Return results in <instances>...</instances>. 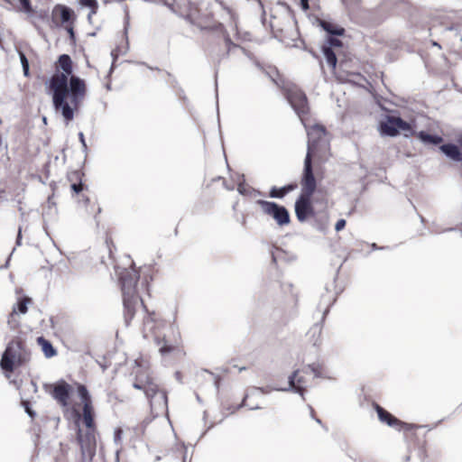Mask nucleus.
Masks as SVG:
<instances>
[{
  "label": "nucleus",
  "mask_w": 462,
  "mask_h": 462,
  "mask_svg": "<svg viewBox=\"0 0 462 462\" xmlns=\"http://www.w3.org/2000/svg\"><path fill=\"white\" fill-rule=\"evenodd\" d=\"M152 280L153 270L150 266H144L139 270L131 267L119 273L125 322L129 326L135 317L139 306H142L145 311L142 325L143 337L153 338L162 356H185L183 340L179 328L171 325L167 334L162 333L168 325L166 319L159 312L149 310L141 297L142 291H145L148 296H151L150 282Z\"/></svg>",
  "instance_id": "f257e3e1"
},
{
  "label": "nucleus",
  "mask_w": 462,
  "mask_h": 462,
  "mask_svg": "<svg viewBox=\"0 0 462 462\" xmlns=\"http://www.w3.org/2000/svg\"><path fill=\"white\" fill-rule=\"evenodd\" d=\"M75 386L81 401V411L75 406H71L70 398L74 387L65 380L61 379L55 383L49 384L45 389L64 411L71 407L77 424L79 420L82 421L85 430L78 428L76 431L77 442L80 447L82 455H88L92 458L97 448V427L96 423V411L92 397L87 386L79 383H75Z\"/></svg>",
  "instance_id": "f03ea898"
},
{
  "label": "nucleus",
  "mask_w": 462,
  "mask_h": 462,
  "mask_svg": "<svg viewBox=\"0 0 462 462\" xmlns=\"http://www.w3.org/2000/svg\"><path fill=\"white\" fill-rule=\"evenodd\" d=\"M72 73L73 61L70 56L60 55L48 86L55 110L60 112L68 123L74 119L88 91L86 81Z\"/></svg>",
  "instance_id": "7ed1b4c3"
},
{
  "label": "nucleus",
  "mask_w": 462,
  "mask_h": 462,
  "mask_svg": "<svg viewBox=\"0 0 462 462\" xmlns=\"http://www.w3.org/2000/svg\"><path fill=\"white\" fill-rule=\"evenodd\" d=\"M301 192L295 201V214L300 222H304L317 215L314 205H319L325 210L328 208L326 194L314 196L317 180L313 171H303L300 178Z\"/></svg>",
  "instance_id": "20e7f679"
},
{
  "label": "nucleus",
  "mask_w": 462,
  "mask_h": 462,
  "mask_svg": "<svg viewBox=\"0 0 462 462\" xmlns=\"http://www.w3.org/2000/svg\"><path fill=\"white\" fill-rule=\"evenodd\" d=\"M308 150L304 160L303 171H313L316 167L323 164L329 156V141L324 125L315 124L307 130Z\"/></svg>",
  "instance_id": "39448f33"
},
{
  "label": "nucleus",
  "mask_w": 462,
  "mask_h": 462,
  "mask_svg": "<svg viewBox=\"0 0 462 462\" xmlns=\"http://www.w3.org/2000/svg\"><path fill=\"white\" fill-rule=\"evenodd\" d=\"M133 386L144 393L152 411L162 413L167 411V392L155 382L147 370L140 369L136 372Z\"/></svg>",
  "instance_id": "423d86ee"
},
{
  "label": "nucleus",
  "mask_w": 462,
  "mask_h": 462,
  "mask_svg": "<svg viewBox=\"0 0 462 462\" xmlns=\"http://www.w3.org/2000/svg\"><path fill=\"white\" fill-rule=\"evenodd\" d=\"M324 56L337 80L346 82L352 81L356 78H363L359 72L358 62L355 58L344 55L337 63V55L330 48L324 49Z\"/></svg>",
  "instance_id": "0eeeda50"
},
{
  "label": "nucleus",
  "mask_w": 462,
  "mask_h": 462,
  "mask_svg": "<svg viewBox=\"0 0 462 462\" xmlns=\"http://www.w3.org/2000/svg\"><path fill=\"white\" fill-rule=\"evenodd\" d=\"M30 358L31 353L27 349L25 343L20 338H15L10 341L5 348L0 365L4 371L12 373L15 366L26 364Z\"/></svg>",
  "instance_id": "6e6552de"
},
{
  "label": "nucleus",
  "mask_w": 462,
  "mask_h": 462,
  "mask_svg": "<svg viewBox=\"0 0 462 462\" xmlns=\"http://www.w3.org/2000/svg\"><path fill=\"white\" fill-rule=\"evenodd\" d=\"M286 97L299 116L302 123L310 115V106L306 94L297 87H291L286 90Z\"/></svg>",
  "instance_id": "1a4fd4ad"
},
{
  "label": "nucleus",
  "mask_w": 462,
  "mask_h": 462,
  "mask_svg": "<svg viewBox=\"0 0 462 462\" xmlns=\"http://www.w3.org/2000/svg\"><path fill=\"white\" fill-rule=\"evenodd\" d=\"M263 214L272 217L279 226H286L291 222L289 211L285 207L275 202L259 199L256 201Z\"/></svg>",
  "instance_id": "9d476101"
},
{
  "label": "nucleus",
  "mask_w": 462,
  "mask_h": 462,
  "mask_svg": "<svg viewBox=\"0 0 462 462\" xmlns=\"http://www.w3.org/2000/svg\"><path fill=\"white\" fill-rule=\"evenodd\" d=\"M213 29L219 32V36H217V39H212L210 41V44L222 42L223 47L217 50L214 46L208 45V51L218 57L228 56L231 50L236 47V44H235L231 40V37L223 23H217Z\"/></svg>",
  "instance_id": "9b49d317"
},
{
  "label": "nucleus",
  "mask_w": 462,
  "mask_h": 462,
  "mask_svg": "<svg viewBox=\"0 0 462 462\" xmlns=\"http://www.w3.org/2000/svg\"><path fill=\"white\" fill-rule=\"evenodd\" d=\"M409 123L399 116H387L384 121L380 123V131L382 134L387 136H396L400 131H411Z\"/></svg>",
  "instance_id": "f8f14e48"
},
{
  "label": "nucleus",
  "mask_w": 462,
  "mask_h": 462,
  "mask_svg": "<svg viewBox=\"0 0 462 462\" xmlns=\"http://www.w3.org/2000/svg\"><path fill=\"white\" fill-rule=\"evenodd\" d=\"M75 12L69 6L57 4L51 11V22L56 27H62L68 23H75Z\"/></svg>",
  "instance_id": "ddd939ff"
},
{
  "label": "nucleus",
  "mask_w": 462,
  "mask_h": 462,
  "mask_svg": "<svg viewBox=\"0 0 462 462\" xmlns=\"http://www.w3.org/2000/svg\"><path fill=\"white\" fill-rule=\"evenodd\" d=\"M373 407L377 412L378 418L381 422L387 424L390 427H393L398 430L405 431L406 434H409L411 430L412 429L407 422L402 421L401 420L394 417L385 409L381 407L378 403L374 402Z\"/></svg>",
  "instance_id": "4468645a"
},
{
  "label": "nucleus",
  "mask_w": 462,
  "mask_h": 462,
  "mask_svg": "<svg viewBox=\"0 0 462 462\" xmlns=\"http://www.w3.org/2000/svg\"><path fill=\"white\" fill-rule=\"evenodd\" d=\"M309 372L307 370H297L289 377V386L301 396L304 395L309 385Z\"/></svg>",
  "instance_id": "2eb2a0df"
},
{
  "label": "nucleus",
  "mask_w": 462,
  "mask_h": 462,
  "mask_svg": "<svg viewBox=\"0 0 462 462\" xmlns=\"http://www.w3.org/2000/svg\"><path fill=\"white\" fill-rule=\"evenodd\" d=\"M439 149L451 160L455 162H462V152L459 150L457 145L453 143H446L442 144Z\"/></svg>",
  "instance_id": "dca6fc26"
},
{
  "label": "nucleus",
  "mask_w": 462,
  "mask_h": 462,
  "mask_svg": "<svg viewBox=\"0 0 462 462\" xmlns=\"http://www.w3.org/2000/svg\"><path fill=\"white\" fill-rule=\"evenodd\" d=\"M412 135L420 139L426 144H440L443 142V138L439 134H430L425 131L414 132Z\"/></svg>",
  "instance_id": "f3484780"
},
{
  "label": "nucleus",
  "mask_w": 462,
  "mask_h": 462,
  "mask_svg": "<svg viewBox=\"0 0 462 462\" xmlns=\"http://www.w3.org/2000/svg\"><path fill=\"white\" fill-rule=\"evenodd\" d=\"M81 177H82V174L78 171H73L69 176V180L70 181L75 180V182L71 183V185H70V189H71L73 195H79L80 192H82L84 189H87V186L85 184H83L81 181Z\"/></svg>",
  "instance_id": "a211bd4d"
},
{
  "label": "nucleus",
  "mask_w": 462,
  "mask_h": 462,
  "mask_svg": "<svg viewBox=\"0 0 462 462\" xmlns=\"http://www.w3.org/2000/svg\"><path fill=\"white\" fill-rule=\"evenodd\" d=\"M319 25L324 31L331 35H343L345 32V29L343 27L329 21L320 20Z\"/></svg>",
  "instance_id": "6ab92c4d"
},
{
  "label": "nucleus",
  "mask_w": 462,
  "mask_h": 462,
  "mask_svg": "<svg viewBox=\"0 0 462 462\" xmlns=\"http://www.w3.org/2000/svg\"><path fill=\"white\" fill-rule=\"evenodd\" d=\"M37 344L41 346L42 351L47 358H51L57 355L56 349L52 344L43 337H39L36 339Z\"/></svg>",
  "instance_id": "aec40b11"
},
{
  "label": "nucleus",
  "mask_w": 462,
  "mask_h": 462,
  "mask_svg": "<svg viewBox=\"0 0 462 462\" xmlns=\"http://www.w3.org/2000/svg\"><path fill=\"white\" fill-rule=\"evenodd\" d=\"M32 303V300L30 297L23 296L20 298L16 305L13 308L11 315L17 313L25 314L28 311V305Z\"/></svg>",
  "instance_id": "412c9836"
},
{
  "label": "nucleus",
  "mask_w": 462,
  "mask_h": 462,
  "mask_svg": "<svg viewBox=\"0 0 462 462\" xmlns=\"http://www.w3.org/2000/svg\"><path fill=\"white\" fill-rule=\"evenodd\" d=\"M79 4L83 7H88L90 9L88 18L97 13L98 3L97 0H79Z\"/></svg>",
  "instance_id": "4be33fe9"
},
{
  "label": "nucleus",
  "mask_w": 462,
  "mask_h": 462,
  "mask_svg": "<svg viewBox=\"0 0 462 462\" xmlns=\"http://www.w3.org/2000/svg\"><path fill=\"white\" fill-rule=\"evenodd\" d=\"M343 43L340 40L335 38V37H329L328 39V44H324L322 46V51L324 52V49L330 48L331 51H333V48H342Z\"/></svg>",
  "instance_id": "5701e85b"
},
{
  "label": "nucleus",
  "mask_w": 462,
  "mask_h": 462,
  "mask_svg": "<svg viewBox=\"0 0 462 462\" xmlns=\"http://www.w3.org/2000/svg\"><path fill=\"white\" fill-rule=\"evenodd\" d=\"M410 426L412 427V429L411 430V431L409 432V434H406L405 431H403V434H404V437L407 440L409 441H414L416 439V431L417 430H419L420 427L418 426V425H415V424H411V423H408Z\"/></svg>",
  "instance_id": "b1692460"
},
{
  "label": "nucleus",
  "mask_w": 462,
  "mask_h": 462,
  "mask_svg": "<svg viewBox=\"0 0 462 462\" xmlns=\"http://www.w3.org/2000/svg\"><path fill=\"white\" fill-rule=\"evenodd\" d=\"M19 2L21 4V11L30 14H33V9L30 0H19Z\"/></svg>",
  "instance_id": "393cba45"
},
{
  "label": "nucleus",
  "mask_w": 462,
  "mask_h": 462,
  "mask_svg": "<svg viewBox=\"0 0 462 462\" xmlns=\"http://www.w3.org/2000/svg\"><path fill=\"white\" fill-rule=\"evenodd\" d=\"M284 191L283 188L273 187L270 191V197L282 199L286 195Z\"/></svg>",
  "instance_id": "a878e982"
},
{
  "label": "nucleus",
  "mask_w": 462,
  "mask_h": 462,
  "mask_svg": "<svg viewBox=\"0 0 462 462\" xmlns=\"http://www.w3.org/2000/svg\"><path fill=\"white\" fill-rule=\"evenodd\" d=\"M21 62L23 69V73L25 76H29V62L27 58L23 53H20Z\"/></svg>",
  "instance_id": "bb28decb"
},
{
  "label": "nucleus",
  "mask_w": 462,
  "mask_h": 462,
  "mask_svg": "<svg viewBox=\"0 0 462 462\" xmlns=\"http://www.w3.org/2000/svg\"><path fill=\"white\" fill-rule=\"evenodd\" d=\"M67 32L69 34L70 38H74V23H68L63 26Z\"/></svg>",
  "instance_id": "cd10ccee"
},
{
  "label": "nucleus",
  "mask_w": 462,
  "mask_h": 462,
  "mask_svg": "<svg viewBox=\"0 0 462 462\" xmlns=\"http://www.w3.org/2000/svg\"><path fill=\"white\" fill-rule=\"evenodd\" d=\"M306 370H310L316 376L320 375L319 367L318 365H310Z\"/></svg>",
  "instance_id": "c85d7f7f"
},
{
  "label": "nucleus",
  "mask_w": 462,
  "mask_h": 462,
  "mask_svg": "<svg viewBox=\"0 0 462 462\" xmlns=\"http://www.w3.org/2000/svg\"><path fill=\"white\" fill-rule=\"evenodd\" d=\"M345 226H346V220L345 219H339L336 223L335 229L337 231H340V230L344 229Z\"/></svg>",
  "instance_id": "c756f323"
},
{
  "label": "nucleus",
  "mask_w": 462,
  "mask_h": 462,
  "mask_svg": "<svg viewBox=\"0 0 462 462\" xmlns=\"http://www.w3.org/2000/svg\"><path fill=\"white\" fill-rule=\"evenodd\" d=\"M300 7L303 11L310 10L309 0H300Z\"/></svg>",
  "instance_id": "7c9ffc66"
},
{
  "label": "nucleus",
  "mask_w": 462,
  "mask_h": 462,
  "mask_svg": "<svg viewBox=\"0 0 462 462\" xmlns=\"http://www.w3.org/2000/svg\"><path fill=\"white\" fill-rule=\"evenodd\" d=\"M283 189L285 190V194L289 193L290 191L293 190L294 189L297 188V184H289L287 186H284L282 187Z\"/></svg>",
  "instance_id": "2f4dec72"
},
{
  "label": "nucleus",
  "mask_w": 462,
  "mask_h": 462,
  "mask_svg": "<svg viewBox=\"0 0 462 462\" xmlns=\"http://www.w3.org/2000/svg\"><path fill=\"white\" fill-rule=\"evenodd\" d=\"M106 245H107L108 249H109L110 256L112 257V247L115 248V245H114V243L112 241V238H110V237L106 238Z\"/></svg>",
  "instance_id": "473e14b6"
},
{
  "label": "nucleus",
  "mask_w": 462,
  "mask_h": 462,
  "mask_svg": "<svg viewBox=\"0 0 462 462\" xmlns=\"http://www.w3.org/2000/svg\"><path fill=\"white\" fill-rule=\"evenodd\" d=\"M21 239H22V231H21V228H19L18 234H17V239H16V244L18 245H21Z\"/></svg>",
  "instance_id": "72a5a7b5"
},
{
  "label": "nucleus",
  "mask_w": 462,
  "mask_h": 462,
  "mask_svg": "<svg viewBox=\"0 0 462 462\" xmlns=\"http://www.w3.org/2000/svg\"><path fill=\"white\" fill-rule=\"evenodd\" d=\"M345 4H359L362 0H342Z\"/></svg>",
  "instance_id": "f704fd0d"
},
{
  "label": "nucleus",
  "mask_w": 462,
  "mask_h": 462,
  "mask_svg": "<svg viewBox=\"0 0 462 462\" xmlns=\"http://www.w3.org/2000/svg\"><path fill=\"white\" fill-rule=\"evenodd\" d=\"M101 212V208L97 206L95 210H92L91 213L94 215L95 217Z\"/></svg>",
  "instance_id": "c9c22d12"
},
{
  "label": "nucleus",
  "mask_w": 462,
  "mask_h": 462,
  "mask_svg": "<svg viewBox=\"0 0 462 462\" xmlns=\"http://www.w3.org/2000/svg\"><path fill=\"white\" fill-rule=\"evenodd\" d=\"M457 143L458 146L462 149V134L457 137Z\"/></svg>",
  "instance_id": "e433bc0d"
},
{
  "label": "nucleus",
  "mask_w": 462,
  "mask_h": 462,
  "mask_svg": "<svg viewBox=\"0 0 462 462\" xmlns=\"http://www.w3.org/2000/svg\"><path fill=\"white\" fill-rule=\"evenodd\" d=\"M121 433H122V430H121V429H117V430H116V439H120Z\"/></svg>",
  "instance_id": "4c0bfd02"
},
{
  "label": "nucleus",
  "mask_w": 462,
  "mask_h": 462,
  "mask_svg": "<svg viewBox=\"0 0 462 462\" xmlns=\"http://www.w3.org/2000/svg\"><path fill=\"white\" fill-rule=\"evenodd\" d=\"M82 200H83L86 204L90 202V199H89L88 197H85L84 195H82Z\"/></svg>",
  "instance_id": "58836bf2"
},
{
  "label": "nucleus",
  "mask_w": 462,
  "mask_h": 462,
  "mask_svg": "<svg viewBox=\"0 0 462 462\" xmlns=\"http://www.w3.org/2000/svg\"><path fill=\"white\" fill-rule=\"evenodd\" d=\"M39 16H40L41 18H44V17L46 16V14H40Z\"/></svg>",
  "instance_id": "ea45409f"
},
{
  "label": "nucleus",
  "mask_w": 462,
  "mask_h": 462,
  "mask_svg": "<svg viewBox=\"0 0 462 462\" xmlns=\"http://www.w3.org/2000/svg\"><path fill=\"white\" fill-rule=\"evenodd\" d=\"M245 224H246V221H245V219H244L243 225L245 226Z\"/></svg>",
  "instance_id": "a19ab883"
},
{
  "label": "nucleus",
  "mask_w": 462,
  "mask_h": 462,
  "mask_svg": "<svg viewBox=\"0 0 462 462\" xmlns=\"http://www.w3.org/2000/svg\"><path fill=\"white\" fill-rule=\"evenodd\" d=\"M80 138L83 141V134H80Z\"/></svg>",
  "instance_id": "79ce46f5"
}]
</instances>
